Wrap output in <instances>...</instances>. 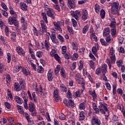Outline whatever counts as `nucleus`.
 I'll return each instance as SVG.
<instances>
[{
  "label": "nucleus",
  "instance_id": "dca6fc26",
  "mask_svg": "<svg viewBox=\"0 0 125 125\" xmlns=\"http://www.w3.org/2000/svg\"><path fill=\"white\" fill-rule=\"evenodd\" d=\"M54 97L55 99L56 102H58L59 100V92L58 90L56 89L53 93Z\"/></svg>",
  "mask_w": 125,
  "mask_h": 125
},
{
  "label": "nucleus",
  "instance_id": "338daca9",
  "mask_svg": "<svg viewBox=\"0 0 125 125\" xmlns=\"http://www.w3.org/2000/svg\"><path fill=\"white\" fill-rule=\"evenodd\" d=\"M85 50V49L83 47L80 50L79 53H80V55H83L84 54Z\"/></svg>",
  "mask_w": 125,
  "mask_h": 125
},
{
  "label": "nucleus",
  "instance_id": "13d9d810",
  "mask_svg": "<svg viewBox=\"0 0 125 125\" xmlns=\"http://www.w3.org/2000/svg\"><path fill=\"white\" fill-rule=\"evenodd\" d=\"M105 86H106V89L110 91L111 90V87L109 83H105Z\"/></svg>",
  "mask_w": 125,
  "mask_h": 125
},
{
  "label": "nucleus",
  "instance_id": "a878e982",
  "mask_svg": "<svg viewBox=\"0 0 125 125\" xmlns=\"http://www.w3.org/2000/svg\"><path fill=\"white\" fill-rule=\"evenodd\" d=\"M41 24L42 30H43V32L47 33V26H46V24L44 22L41 23Z\"/></svg>",
  "mask_w": 125,
  "mask_h": 125
},
{
  "label": "nucleus",
  "instance_id": "f8f14e48",
  "mask_svg": "<svg viewBox=\"0 0 125 125\" xmlns=\"http://www.w3.org/2000/svg\"><path fill=\"white\" fill-rule=\"evenodd\" d=\"M53 24L54 25L55 29L59 30L60 33H62V30L61 27V23H60L59 21L57 22L55 21L54 22Z\"/></svg>",
  "mask_w": 125,
  "mask_h": 125
},
{
  "label": "nucleus",
  "instance_id": "b1692460",
  "mask_svg": "<svg viewBox=\"0 0 125 125\" xmlns=\"http://www.w3.org/2000/svg\"><path fill=\"white\" fill-rule=\"evenodd\" d=\"M110 32H111V34L112 37L115 38L116 37V28H111Z\"/></svg>",
  "mask_w": 125,
  "mask_h": 125
},
{
  "label": "nucleus",
  "instance_id": "a211bd4d",
  "mask_svg": "<svg viewBox=\"0 0 125 125\" xmlns=\"http://www.w3.org/2000/svg\"><path fill=\"white\" fill-rule=\"evenodd\" d=\"M79 115H80V116L79 117V119L81 121H83L84 120V119L85 118V113L83 111H81Z\"/></svg>",
  "mask_w": 125,
  "mask_h": 125
},
{
  "label": "nucleus",
  "instance_id": "3c124183",
  "mask_svg": "<svg viewBox=\"0 0 125 125\" xmlns=\"http://www.w3.org/2000/svg\"><path fill=\"white\" fill-rule=\"evenodd\" d=\"M43 55V53L42 51H39L37 52L36 53V56L37 57H38V58H40Z\"/></svg>",
  "mask_w": 125,
  "mask_h": 125
},
{
  "label": "nucleus",
  "instance_id": "c756f323",
  "mask_svg": "<svg viewBox=\"0 0 125 125\" xmlns=\"http://www.w3.org/2000/svg\"><path fill=\"white\" fill-rule=\"evenodd\" d=\"M47 78H48V81L50 82L52 81L53 79V74L52 73H50L49 70L48 74H47Z\"/></svg>",
  "mask_w": 125,
  "mask_h": 125
},
{
  "label": "nucleus",
  "instance_id": "f03ea898",
  "mask_svg": "<svg viewBox=\"0 0 125 125\" xmlns=\"http://www.w3.org/2000/svg\"><path fill=\"white\" fill-rule=\"evenodd\" d=\"M111 5V8L110 10L111 11V13L113 15H118L119 14V3L118 2H114Z\"/></svg>",
  "mask_w": 125,
  "mask_h": 125
},
{
  "label": "nucleus",
  "instance_id": "c03bdc74",
  "mask_svg": "<svg viewBox=\"0 0 125 125\" xmlns=\"http://www.w3.org/2000/svg\"><path fill=\"white\" fill-rule=\"evenodd\" d=\"M106 63H107V65H108V68H109V69H111V61H110L108 59H106Z\"/></svg>",
  "mask_w": 125,
  "mask_h": 125
},
{
  "label": "nucleus",
  "instance_id": "0e129e2a",
  "mask_svg": "<svg viewBox=\"0 0 125 125\" xmlns=\"http://www.w3.org/2000/svg\"><path fill=\"white\" fill-rule=\"evenodd\" d=\"M78 54L77 53H74L73 54V61H76L78 58Z\"/></svg>",
  "mask_w": 125,
  "mask_h": 125
},
{
  "label": "nucleus",
  "instance_id": "bf43d9fd",
  "mask_svg": "<svg viewBox=\"0 0 125 125\" xmlns=\"http://www.w3.org/2000/svg\"><path fill=\"white\" fill-rule=\"evenodd\" d=\"M44 45H45V49L47 50H49V43L48 42H47V40H46L45 41V42H44Z\"/></svg>",
  "mask_w": 125,
  "mask_h": 125
},
{
  "label": "nucleus",
  "instance_id": "6e6552de",
  "mask_svg": "<svg viewBox=\"0 0 125 125\" xmlns=\"http://www.w3.org/2000/svg\"><path fill=\"white\" fill-rule=\"evenodd\" d=\"M22 97L24 100V108L27 110L29 109V106H28L27 102H28V97L27 96V94H22Z\"/></svg>",
  "mask_w": 125,
  "mask_h": 125
},
{
  "label": "nucleus",
  "instance_id": "09e8293b",
  "mask_svg": "<svg viewBox=\"0 0 125 125\" xmlns=\"http://www.w3.org/2000/svg\"><path fill=\"white\" fill-rule=\"evenodd\" d=\"M123 61L122 60H119L117 62H116V64H117V66H118V67H120L122 66H123V65H121V64H123Z\"/></svg>",
  "mask_w": 125,
  "mask_h": 125
},
{
  "label": "nucleus",
  "instance_id": "39448f33",
  "mask_svg": "<svg viewBox=\"0 0 125 125\" xmlns=\"http://www.w3.org/2000/svg\"><path fill=\"white\" fill-rule=\"evenodd\" d=\"M103 35L104 37H105L106 42L109 43L111 42V37L110 35V28L109 27L104 28Z\"/></svg>",
  "mask_w": 125,
  "mask_h": 125
},
{
  "label": "nucleus",
  "instance_id": "4468645a",
  "mask_svg": "<svg viewBox=\"0 0 125 125\" xmlns=\"http://www.w3.org/2000/svg\"><path fill=\"white\" fill-rule=\"evenodd\" d=\"M78 83V84H81L82 86V88L83 90H85V81L84 79L83 78H81L79 81H77Z\"/></svg>",
  "mask_w": 125,
  "mask_h": 125
},
{
  "label": "nucleus",
  "instance_id": "680f3d73",
  "mask_svg": "<svg viewBox=\"0 0 125 125\" xmlns=\"http://www.w3.org/2000/svg\"><path fill=\"white\" fill-rule=\"evenodd\" d=\"M54 7L56 10H58L59 12H60L61 10H60V6L59 5V3L56 4V5L54 6Z\"/></svg>",
  "mask_w": 125,
  "mask_h": 125
},
{
  "label": "nucleus",
  "instance_id": "6ab92c4d",
  "mask_svg": "<svg viewBox=\"0 0 125 125\" xmlns=\"http://www.w3.org/2000/svg\"><path fill=\"white\" fill-rule=\"evenodd\" d=\"M61 88V91L63 93H66L67 91V88L66 87V86L63 84H61L60 86Z\"/></svg>",
  "mask_w": 125,
  "mask_h": 125
},
{
  "label": "nucleus",
  "instance_id": "6e6d98bb",
  "mask_svg": "<svg viewBox=\"0 0 125 125\" xmlns=\"http://www.w3.org/2000/svg\"><path fill=\"white\" fill-rule=\"evenodd\" d=\"M90 66L92 69L93 70L95 69V66H94V62H93V61L91 60L90 62Z\"/></svg>",
  "mask_w": 125,
  "mask_h": 125
},
{
  "label": "nucleus",
  "instance_id": "69168bd1",
  "mask_svg": "<svg viewBox=\"0 0 125 125\" xmlns=\"http://www.w3.org/2000/svg\"><path fill=\"white\" fill-rule=\"evenodd\" d=\"M80 65L79 67V70H81L83 66V62L82 60L80 61Z\"/></svg>",
  "mask_w": 125,
  "mask_h": 125
},
{
  "label": "nucleus",
  "instance_id": "5701e85b",
  "mask_svg": "<svg viewBox=\"0 0 125 125\" xmlns=\"http://www.w3.org/2000/svg\"><path fill=\"white\" fill-rule=\"evenodd\" d=\"M14 99L16 100V102L18 104H22V101L20 97H19V96H16L15 97Z\"/></svg>",
  "mask_w": 125,
  "mask_h": 125
},
{
  "label": "nucleus",
  "instance_id": "4d7b16f0",
  "mask_svg": "<svg viewBox=\"0 0 125 125\" xmlns=\"http://www.w3.org/2000/svg\"><path fill=\"white\" fill-rule=\"evenodd\" d=\"M62 54L64 55L66 53V51H67V48L66 46H63L62 47Z\"/></svg>",
  "mask_w": 125,
  "mask_h": 125
},
{
  "label": "nucleus",
  "instance_id": "79ce46f5",
  "mask_svg": "<svg viewBox=\"0 0 125 125\" xmlns=\"http://www.w3.org/2000/svg\"><path fill=\"white\" fill-rule=\"evenodd\" d=\"M6 58L7 59V62L10 63L11 61V55L10 53H9L7 54Z\"/></svg>",
  "mask_w": 125,
  "mask_h": 125
},
{
  "label": "nucleus",
  "instance_id": "e433bc0d",
  "mask_svg": "<svg viewBox=\"0 0 125 125\" xmlns=\"http://www.w3.org/2000/svg\"><path fill=\"white\" fill-rule=\"evenodd\" d=\"M12 37L10 38L12 42H14L16 40V34L15 32H12L11 34Z\"/></svg>",
  "mask_w": 125,
  "mask_h": 125
},
{
  "label": "nucleus",
  "instance_id": "cd10ccee",
  "mask_svg": "<svg viewBox=\"0 0 125 125\" xmlns=\"http://www.w3.org/2000/svg\"><path fill=\"white\" fill-rule=\"evenodd\" d=\"M61 76H62L64 78H65L66 77L65 71L63 67H62L61 69Z\"/></svg>",
  "mask_w": 125,
  "mask_h": 125
},
{
  "label": "nucleus",
  "instance_id": "72a5a7b5",
  "mask_svg": "<svg viewBox=\"0 0 125 125\" xmlns=\"http://www.w3.org/2000/svg\"><path fill=\"white\" fill-rule=\"evenodd\" d=\"M75 18L76 20H78L79 19V17H80L81 16L80 11L78 10H76L75 11Z\"/></svg>",
  "mask_w": 125,
  "mask_h": 125
},
{
  "label": "nucleus",
  "instance_id": "4c0bfd02",
  "mask_svg": "<svg viewBox=\"0 0 125 125\" xmlns=\"http://www.w3.org/2000/svg\"><path fill=\"white\" fill-rule=\"evenodd\" d=\"M92 97L93 98V100L95 102L97 99V95L96 93V91L95 90H93V93L92 94Z\"/></svg>",
  "mask_w": 125,
  "mask_h": 125
},
{
  "label": "nucleus",
  "instance_id": "aec40b11",
  "mask_svg": "<svg viewBox=\"0 0 125 125\" xmlns=\"http://www.w3.org/2000/svg\"><path fill=\"white\" fill-rule=\"evenodd\" d=\"M32 99L30 98V100H31V101L33 100L34 102L36 103H37L38 102V97L36 95V92H33L32 93Z\"/></svg>",
  "mask_w": 125,
  "mask_h": 125
},
{
  "label": "nucleus",
  "instance_id": "f704fd0d",
  "mask_svg": "<svg viewBox=\"0 0 125 125\" xmlns=\"http://www.w3.org/2000/svg\"><path fill=\"white\" fill-rule=\"evenodd\" d=\"M54 57L55 59V60L59 62V63H61V58L57 54H55L54 55Z\"/></svg>",
  "mask_w": 125,
  "mask_h": 125
},
{
  "label": "nucleus",
  "instance_id": "473e14b6",
  "mask_svg": "<svg viewBox=\"0 0 125 125\" xmlns=\"http://www.w3.org/2000/svg\"><path fill=\"white\" fill-rule=\"evenodd\" d=\"M17 109L19 111V112L20 113H21V114H23V113H24V111L22 109V107L18 104L17 105Z\"/></svg>",
  "mask_w": 125,
  "mask_h": 125
},
{
  "label": "nucleus",
  "instance_id": "4be33fe9",
  "mask_svg": "<svg viewBox=\"0 0 125 125\" xmlns=\"http://www.w3.org/2000/svg\"><path fill=\"white\" fill-rule=\"evenodd\" d=\"M20 7L22 10L23 11H26L27 9V6L26 4L23 2H21L20 3Z\"/></svg>",
  "mask_w": 125,
  "mask_h": 125
},
{
  "label": "nucleus",
  "instance_id": "2eb2a0df",
  "mask_svg": "<svg viewBox=\"0 0 125 125\" xmlns=\"http://www.w3.org/2000/svg\"><path fill=\"white\" fill-rule=\"evenodd\" d=\"M16 49H17V52L18 53V54L20 55H22V56H24L25 55V51L20 46L19 47H16Z\"/></svg>",
  "mask_w": 125,
  "mask_h": 125
},
{
  "label": "nucleus",
  "instance_id": "c9c22d12",
  "mask_svg": "<svg viewBox=\"0 0 125 125\" xmlns=\"http://www.w3.org/2000/svg\"><path fill=\"white\" fill-rule=\"evenodd\" d=\"M101 15V18L104 19L105 18V12L104 9L101 10V13H100Z\"/></svg>",
  "mask_w": 125,
  "mask_h": 125
},
{
  "label": "nucleus",
  "instance_id": "ddd939ff",
  "mask_svg": "<svg viewBox=\"0 0 125 125\" xmlns=\"http://www.w3.org/2000/svg\"><path fill=\"white\" fill-rule=\"evenodd\" d=\"M88 14L87 11L85 9H83V14L82 17V20L83 21L87 20L88 19Z\"/></svg>",
  "mask_w": 125,
  "mask_h": 125
},
{
  "label": "nucleus",
  "instance_id": "2f4dec72",
  "mask_svg": "<svg viewBox=\"0 0 125 125\" xmlns=\"http://www.w3.org/2000/svg\"><path fill=\"white\" fill-rule=\"evenodd\" d=\"M89 25L88 24H86L84 27L83 28V34H86L87 32L88 31V29H89Z\"/></svg>",
  "mask_w": 125,
  "mask_h": 125
},
{
  "label": "nucleus",
  "instance_id": "603ef678",
  "mask_svg": "<svg viewBox=\"0 0 125 125\" xmlns=\"http://www.w3.org/2000/svg\"><path fill=\"white\" fill-rule=\"evenodd\" d=\"M72 46L73 47V49L74 50H76L77 51L78 50V46L77 45H76L74 42H72Z\"/></svg>",
  "mask_w": 125,
  "mask_h": 125
},
{
  "label": "nucleus",
  "instance_id": "de8ad7c7",
  "mask_svg": "<svg viewBox=\"0 0 125 125\" xmlns=\"http://www.w3.org/2000/svg\"><path fill=\"white\" fill-rule=\"evenodd\" d=\"M100 8V6H99V5H97V4H95V11L97 13L99 14V9Z\"/></svg>",
  "mask_w": 125,
  "mask_h": 125
},
{
  "label": "nucleus",
  "instance_id": "412c9836",
  "mask_svg": "<svg viewBox=\"0 0 125 125\" xmlns=\"http://www.w3.org/2000/svg\"><path fill=\"white\" fill-rule=\"evenodd\" d=\"M75 1L72 2V0H68L67 4L69 8H74L75 7L74 3Z\"/></svg>",
  "mask_w": 125,
  "mask_h": 125
},
{
  "label": "nucleus",
  "instance_id": "864d4df0",
  "mask_svg": "<svg viewBox=\"0 0 125 125\" xmlns=\"http://www.w3.org/2000/svg\"><path fill=\"white\" fill-rule=\"evenodd\" d=\"M52 42L55 44L59 43V42L58 39L56 38V37L51 38Z\"/></svg>",
  "mask_w": 125,
  "mask_h": 125
},
{
  "label": "nucleus",
  "instance_id": "5fc2aeb1",
  "mask_svg": "<svg viewBox=\"0 0 125 125\" xmlns=\"http://www.w3.org/2000/svg\"><path fill=\"white\" fill-rule=\"evenodd\" d=\"M60 68H61L60 65H58L57 66L56 68L55 69V73L56 74L58 73L60 71Z\"/></svg>",
  "mask_w": 125,
  "mask_h": 125
},
{
  "label": "nucleus",
  "instance_id": "9b49d317",
  "mask_svg": "<svg viewBox=\"0 0 125 125\" xmlns=\"http://www.w3.org/2000/svg\"><path fill=\"white\" fill-rule=\"evenodd\" d=\"M19 83L21 85V89L25 90L26 89L25 81L22 78L20 79Z\"/></svg>",
  "mask_w": 125,
  "mask_h": 125
},
{
  "label": "nucleus",
  "instance_id": "58836bf2",
  "mask_svg": "<svg viewBox=\"0 0 125 125\" xmlns=\"http://www.w3.org/2000/svg\"><path fill=\"white\" fill-rule=\"evenodd\" d=\"M57 38L60 40L61 42L63 43L64 42V39L62 35H59Z\"/></svg>",
  "mask_w": 125,
  "mask_h": 125
},
{
  "label": "nucleus",
  "instance_id": "774afa93",
  "mask_svg": "<svg viewBox=\"0 0 125 125\" xmlns=\"http://www.w3.org/2000/svg\"><path fill=\"white\" fill-rule=\"evenodd\" d=\"M72 25L74 27H75L77 24V21L74 19H72Z\"/></svg>",
  "mask_w": 125,
  "mask_h": 125
},
{
  "label": "nucleus",
  "instance_id": "7ed1b4c3",
  "mask_svg": "<svg viewBox=\"0 0 125 125\" xmlns=\"http://www.w3.org/2000/svg\"><path fill=\"white\" fill-rule=\"evenodd\" d=\"M8 23L10 25H14L16 28V29L18 30V32H20V30L18 29L19 22L17 19L9 17L8 21Z\"/></svg>",
  "mask_w": 125,
  "mask_h": 125
},
{
  "label": "nucleus",
  "instance_id": "49530a36",
  "mask_svg": "<svg viewBox=\"0 0 125 125\" xmlns=\"http://www.w3.org/2000/svg\"><path fill=\"white\" fill-rule=\"evenodd\" d=\"M9 30L8 27L6 26L5 28V34L7 37H9Z\"/></svg>",
  "mask_w": 125,
  "mask_h": 125
},
{
  "label": "nucleus",
  "instance_id": "0eeeda50",
  "mask_svg": "<svg viewBox=\"0 0 125 125\" xmlns=\"http://www.w3.org/2000/svg\"><path fill=\"white\" fill-rule=\"evenodd\" d=\"M46 15L47 16L50 17L53 19H55V12L52 8H50V9L46 11Z\"/></svg>",
  "mask_w": 125,
  "mask_h": 125
},
{
  "label": "nucleus",
  "instance_id": "c85d7f7f",
  "mask_svg": "<svg viewBox=\"0 0 125 125\" xmlns=\"http://www.w3.org/2000/svg\"><path fill=\"white\" fill-rule=\"evenodd\" d=\"M41 15L42 16V19L45 21V22L47 23H48V20H47V14L45 13H42L41 14Z\"/></svg>",
  "mask_w": 125,
  "mask_h": 125
},
{
  "label": "nucleus",
  "instance_id": "f3484780",
  "mask_svg": "<svg viewBox=\"0 0 125 125\" xmlns=\"http://www.w3.org/2000/svg\"><path fill=\"white\" fill-rule=\"evenodd\" d=\"M14 90L16 92H19L21 89V87H20V85L18 83H15L14 84Z\"/></svg>",
  "mask_w": 125,
  "mask_h": 125
},
{
  "label": "nucleus",
  "instance_id": "7c9ffc66",
  "mask_svg": "<svg viewBox=\"0 0 125 125\" xmlns=\"http://www.w3.org/2000/svg\"><path fill=\"white\" fill-rule=\"evenodd\" d=\"M6 84L8 86L11 82V77L9 74H7L6 77Z\"/></svg>",
  "mask_w": 125,
  "mask_h": 125
},
{
  "label": "nucleus",
  "instance_id": "052dcab7",
  "mask_svg": "<svg viewBox=\"0 0 125 125\" xmlns=\"http://www.w3.org/2000/svg\"><path fill=\"white\" fill-rule=\"evenodd\" d=\"M39 73H42L43 72V68L42 66H39V69L37 70Z\"/></svg>",
  "mask_w": 125,
  "mask_h": 125
},
{
  "label": "nucleus",
  "instance_id": "f257e3e1",
  "mask_svg": "<svg viewBox=\"0 0 125 125\" xmlns=\"http://www.w3.org/2000/svg\"><path fill=\"white\" fill-rule=\"evenodd\" d=\"M99 108H100V112H101V113L105 114L106 112L107 113V115H104V118L105 120H108V118L110 115V112L107 109V106L103 103L100 102V106H99Z\"/></svg>",
  "mask_w": 125,
  "mask_h": 125
},
{
  "label": "nucleus",
  "instance_id": "37998d69",
  "mask_svg": "<svg viewBox=\"0 0 125 125\" xmlns=\"http://www.w3.org/2000/svg\"><path fill=\"white\" fill-rule=\"evenodd\" d=\"M75 95L76 97L80 98L81 96V90L79 89L77 92L75 93Z\"/></svg>",
  "mask_w": 125,
  "mask_h": 125
},
{
  "label": "nucleus",
  "instance_id": "20e7f679",
  "mask_svg": "<svg viewBox=\"0 0 125 125\" xmlns=\"http://www.w3.org/2000/svg\"><path fill=\"white\" fill-rule=\"evenodd\" d=\"M28 110H29L30 112L31 113V115L32 116H36L37 115V114H38V113L36 111V109L35 108V105L32 102H30L29 103Z\"/></svg>",
  "mask_w": 125,
  "mask_h": 125
},
{
  "label": "nucleus",
  "instance_id": "a19ab883",
  "mask_svg": "<svg viewBox=\"0 0 125 125\" xmlns=\"http://www.w3.org/2000/svg\"><path fill=\"white\" fill-rule=\"evenodd\" d=\"M21 72L23 73V74L26 76H27L28 74V72L27 71V70L24 68V67H22L21 68Z\"/></svg>",
  "mask_w": 125,
  "mask_h": 125
},
{
  "label": "nucleus",
  "instance_id": "ea45409f",
  "mask_svg": "<svg viewBox=\"0 0 125 125\" xmlns=\"http://www.w3.org/2000/svg\"><path fill=\"white\" fill-rule=\"evenodd\" d=\"M68 104H69L68 105H69L71 107L74 108L75 107V104L72 100L70 99L69 100Z\"/></svg>",
  "mask_w": 125,
  "mask_h": 125
},
{
  "label": "nucleus",
  "instance_id": "1a4fd4ad",
  "mask_svg": "<svg viewBox=\"0 0 125 125\" xmlns=\"http://www.w3.org/2000/svg\"><path fill=\"white\" fill-rule=\"evenodd\" d=\"M101 122L98 117L94 116L92 119V125H100Z\"/></svg>",
  "mask_w": 125,
  "mask_h": 125
},
{
  "label": "nucleus",
  "instance_id": "bb28decb",
  "mask_svg": "<svg viewBox=\"0 0 125 125\" xmlns=\"http://www.w3.org/2000/svg\"><path fill=\"white\" fill-rule=\"evenodd\" d=\"M86 108V104L85 103L83 102L81 103L79 105V109L81 110H84Z\"/></svg>",
  "mask_w": 125,
  "mask_h": 125
},
{
  "label": "nucleus",
  "instance_id": "a18cd8bd",
  "mask_svg": "<svg viewBox=\"0 0 125 125\" xmlns=\"http://www.w3.org/2000/svg\"><path fill=\"white\" fill-rule=\"evenodd\" d=\"M67 97L68 98L72 99V95L70 89H68L67 91Z\"/></svg>",
  "mask_w": 125,
  "mask_h": 125
},
{
  "label": "nucleus",
  "instance_id": "393cba45",
  "mask_svg": "<svg viewBox=\"0 0 125 125\" xmlns=\"http://www.w3.org/2000/svg\"><path fill=\"white\" fill-rule=\"evenodd\" d=\"M5 66L4 63H0V73H2L4 71H6Z\"/></svg>",
  "mask_w": 125,
  "mask_h": 125
},
{
  "label": "nucleus",
  "instance_id": "423d86ee",
  "mask_svg": "<svg viewBox=\"0 0 125 125\" xmlns=\"http://www.w3.org/2000/svg\"><path fill=\"white\" fill-rule=\"evenodd\" d=\"M109 57H110V62L111 64H114L115 63L116 59L115 55L114 54V48L111 47L109 49Z\"/></svg>",
  "mask_w": 125,
  "mask_h": 125
},
{
  "label": "nucleus",
  "instance_id": "8fccbe9b",
  "mask_svg": "<svg viewBox=\"0 0 125 125\" xmlns=\"http://www.w3.org/2000/svg\"><path fill=\"white\" fill-rule=\"evenodd\" d=\"M76 62H74L72 65V66L70 67V69L72 71H73L75 69L76 67Z\"/></svg>",
  "mask_w": 125,
  "mask_h": 125
},
{
  "label": "nucleus",
  "instance_id": "e2e57ef3",
  "mask_svg": "<svg viewBox=\"0 0 125 125\" xmlns=\"http://www.w3.org/2000/svg\"><path fill=\"white\" fill-rule=\"evenodd\" d=\"M59 118L62 120H65V116L63 114H60Z\"/></svg>",
  "mask_w": 125,
  "mask_h": 125
},
{
  "label": "nucleus",
  "instance_id": "9d476101",
  "mask_svg": "<svg viewBox=\"0 0 125 125\" xmlns=\"http://www.w3.org/2000/svg\"><path fill=\"white\" fill-rule=\"evenodd\" d=\"M99 50V45L96 44L95 46H93L92 49V52L93 54H94L95 57H96L97 58H99L98 55H97V52Z\"/></svg>",
  "mask_w": 125,
  "mask_h": 125
}]
</instances>
